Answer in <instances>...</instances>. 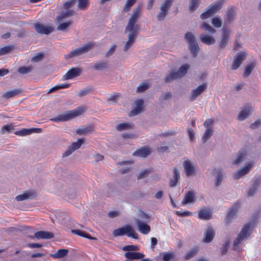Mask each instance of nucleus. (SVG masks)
<instances>
[{
  "mask_svg": "<svg viewBox=\"0 0 261 261\" xmlns=\"http://www.w3.org/2000/svg\"><path fill=\"white\" fill-rule=\"evenodd\" d=\"M141 16V6H138L133 10L125 28L124 33L127 34V40L124 42L123 47L125 52L131 48L136 42L140 30V27L137 22Z\"/></svg>",
  "mask_w": 261,
  "mask_h": 261,
  "instance_id": "nucleus-1",
  "label": "nucleus"
},
{
  "mask_svg": "<svg viewBox=\"0 0 261 261\" xmlns=\"http://www.w3.org/2000/svg\"><path fill=\"white\" fill-rule=\"evenodd\" d=\"M86 110L85 107H79L77 108L66 111L64 113L59 115L56 117L51 118L50 120L53 122L67 121L84 114Z\"/></svg>",
  "mask_w": 261,
  "mask_h": 261,
  "instance_id": "nucleus-2",
  "label": "nucleus"
},
{
  "mask_svg": "<svg viewBox=\"0 0 261 261\" xmlns=\"http://www.w3.org/2000/svg\"><path fill=\"white\" fill-rule=\"evenodd\" d=\"M200 28L204 32L208 33V34L203 33L200 35L199 38L201 41L206 45H212L214 44L216 40L212 35L216 33V30L205 22H202L200 26Z\"/></svg>",
  "mask_w": 261,
  "mask_h": 261,
  "instance_id": "nucleus-3",
  "label": "nucleus"
},
{
  "mask_svg": "<svg viewBox=\"0 0 261 261\" xmlns=\"http://www.w3.org/2000/svg\"><path fill=\"white\" fill-rule=\"evenodd\" d=\"M251 223H247L244 225L240 232L238 234L237 238L233 241L232 244V249L237 252H240L242 249L240 247V245L243 243V241L246 240L250 234L249 230L251 228Z\"/></svg>",
  "mask_w": 261,
  "mask_h": 261,
  "instance_id": "nucleus-4",
  "label": "nucleus"
},
{
  "mask_svg": "<svg viewBox=\"0 0 261 261\" xmlns=\"http://www.w3.org/2000/svg\"><path fill=\"white\" fill-rule=\"evenodd\" d=\"M94 46V43L88 42L83 46L71 50L69 54L64 55V58L68 60L84 55L91 50Z\"/></svg>",
  "mask_w": 261,
  "mask_h": 261,
  "instance_id": "nucleus-5",
  "label": "nucleus"
},
{
  "mask_svg": "<svg viewBox=\"0 0 261 261\" xmlns=\"http://www.w3.org/2000/svg\"><path fill=\"white\" fill-rule=\"evenodd\" d=\"M224 3L223 0L216 1L210 5L206 8V10L200 15V18L202 19H205L212 17L222 8Z\"/></svg>",
  "mask_w": 261,
  "mask_h": 261,
  "instance_id": "nucleus-6",
  "label": "nucleus"
},
{
  "mask_svg": "<svg viewBox=\"0 0 261 261\" xmlns=\"http://www.w3.org/2000/svg\"><path fill=\"white\" fill-rule=\"evenodd\" d=\"M174 2V0H164L163 1L160 6V11L156 16L158 20L163 21L165 19L168 15L169 10Z\"/></svg>",
  "mask_w": 261,
  "mask_h": 261,
  "instance_id": "nucleus-7",
  "label": "nucleus"
},
{
  "mask_svg": "<svg viewBox=\"0 0 261 261\" xmlns=\"http://www.w3.org/2000/svg\"><path fill=\"white\" fill-rule=\"evenodd\" d=\"M185 39L189 44V49L192 55L196 57L199 52V47L193 34L188 32L185 35Z\"/></svg>",
  "mask_w": 261,
  "mask_h": 261,
  "instance_id": "nucleus-8",
  "label": "nucleus"
},
{
  "mask_svg": "<svg viewBox=\"0 0 261 261\" xmlns=\"http://www.w3.org/2000/svg\"><path fill=\"white\" fill-rule=\"evenodd\" d=\"M126 234L129 237H132L135 239H138V235L135 232V230L130 225H126L113 231V235L114 237H118Z\"/></svg>",
  "mask_w": 261,
  "mask_h": 261,
  "instance_id": "nucleus-9",
  "label": "nucleus"
},
{
  "mask_svg": "<svg viewBox=\"0 0 261 261\" xmlns=\"http://www.w3.org/2000/svg\"><path fill=\"white\" fill-rule=\"evenodd\" d=\"M254 164V163L253 162L246 163L244 167L240 168L233 173V178L234 179H239L243 176L248 174L250 170L253 168Z\"/></svg>",
  "mask_w": 261,
  "mask_h": 261,
  "instance_id": "nucleus-10",
  "label": "nucleus"
},
{
  "mask_svg": "<svg viewBox=\"0 0 261 261\" xmlns=\"http://www.w3.org/2000/svg\"><path fill=\"white\" fill-rule=\"evenodd\" d=\"M247 56V53L246 51L237 53L233 58L231 65V69L232 70L237 69L242 64V62L246 59Z\"/></svg>",
  "mask_w": 261,
  "mask_h": 261,
  "instance_id": "nucleus-11",
  "label": "nucleus"
},
{
  "mask_svg": "<svg viewBox=\"0 0 261 261\" xmlns=\"http://www.w3.org/2000/svg\"><path fill=\"white\" fill-rule=\"evenodd\" d=\"M230 33V29L227 26H223L221 40L219 44V46L221 49H223L227 45L229 40Z\"/></svg>",
  "mask_w": 261,
  "mask_h": 261,
  "instance_id": "nucleus-12",
  "label": "nucleus"
},
{
  "mask_svg": "<svg viewBox=\"0 0 261 261\" xmlns=\"http://www.w3.org/2000/svg\"><path fill=\"white\" fill-rule=\"evenodd\" d=\"M260 186H261V176L255 177L252 180L251 186L247 191V196L248 197L253 196L257 192Z\"/></svg>",
  "mask_w": 261,
  "mask_h": 261,
  "instance_id": "nucleus-13",
  "label": "nucleus"
},
{
  "mask_svg": "<svg viewBox=\"0 0 261 261\" xmlns=\"http://www.w3.org/2000/svg\"><path fill=\"white\" fill-rule=\"evenodd\" d=\"M144 100L141 98L136 99L134 102V107L130 112V116H134L140 114L144 111Z\"/></svg>",
  "mask_w": 261,
  "mask_h": 261,
  "instance_id": "nucleus-14",
  "label": "nucleus"
},
{
  "mask_svg": "<svg viewBox=\"0 0 261 261\" xmlns=\"http://www.w3.org/2000/svg\"><path fill=\"white\" fill-rule=\"evenodd\" d=\"M207 88L206 84H202L199 85L196 88L192 90L191 95L189 96V100L190 101H194L196 98L204 92Z\"/></svg>",
  "mask_w": 261,
  "mask_h": 261,
  "instance_id": "nucleus-15",
  "label": "nucleus"
},
{
  "mask_svg": "<svg viewBox=\"0 0 261 261\" xmlns=\"http://www.w3.org/2000/svg\"><path fill=\"white\" fill-rule=\"evenodd\" d=\"M34 27L36 31L41 34L49 35L54 31L51 27L46 26L40 23H35Z\"/></svg>",
  "mask_w": 261,
  "mask_h": 261,
  "instance_id": "nucleus-16",
  "label": "nucleus"
},
{
  "mask_svg": "<svg viewBox=\"0 0 261 261\" xmlns=\"http://www.w3.org/2000/svg\"><path fill=\"white\" fill-rule=\"evenodd\" d=\"M81 72V69L79 68H72L68 70L66 74L62 76L63 81L73 79L79 76Z\"/></svg>",
  "mask_w": 261,
  "mask_h": 261,
  "instance_id": "nucleus-17",
  "label": "nucleus"
},
{
  "mask_svg": "<svg viewBox=\"0 0 261 261\" xmlns=\"http://www.w3.org/2000/svg\"><path fill=\"white\" fill-rule=\"evenodd\" d=\"M252 113V108L249 105H246L241 111L238 116V119L243 121L247 118Z\"/></svg>",
  "mask_w": 261,
  "mask_h": 261,
  "instance_id": "nucleus-18",
  "label": "nucleus"
},
{
  "mask_svg": "<svg viewBox=\"0 0 261 261\" xmlns=\"http://www.w3.org/2000/svg\"><path fill=\"white\" fill-rule=\"evenodd\" d=\"M215 236V231L211 226H208L204 233L203 242L208 243L211 242Z\"/></svg>",
  "mask_w": 261,
  "mask_h": 261,
  "instance_id": "nucleus-19",
  "label": "nucleus"
},
{
  "mask_svg": "<svg viewBox=\"0 0 261 261\" xmlns=\"http://www.w3.org/2000/svg\"><path fill=\"white\" fill-rule=\"evenodd\" d=\"M183 166L187 176H190L194 174L195 168L190 161L185 160L183 162Z\"/></svg>",
  "mask_w": 261,
  "mask_h": 261,
  "instance_id": "nucleus-20",
  "label": "nucleus"
},
{
  "mask_svg": "<svg viewBox=\"0 0 261 261\" xmlns=\"http://www.w3.org/2000/svg\"><path fill=\"white\" fill-rule=\"evenodd\" d=\"M35 197V193L33 191H27L15 198L17 201H21L32 199Z\"/></svg>",
  "mask_w": 261,
  "mask_h": 261,
  "instance_id": "nucleus-21",
  "label": "nucleus"
},
{
  "mask_svg": "<svg viewBox=\"0 0 261 261\" xmlns=\"http://www.w3.org/2000/svg\"><path fill=\"white\" fill-rule=\"evenodd\" d=\"M136 223L138 230L142 233L146 234L150 231V227L146 223L142 222L139 219L136 220Z\"/></svg>",
  "mask_w": 261,
  "mask_h": 261,
  "instance_id": "nucleus-22",
  "label": "nucleus"
},
{
  "mask_svg": "<svg viewBox=\"0 0 261 261\" xmlns=\"http://www.w3.org/2000/svg\"><path fill=\"white\" fill-rule=\"evenodd\" d=\"M117 192L116 187L112 184H108L103 189V194L107 197L114 196Z\"/></svg>",
  "mask_w": 261,
  "mask_h": 261,
  "instance_id": "nucleus-23",
  "label": "nucleus"
},
{
  "mask_svg": "<svg viewBox=\"0 0 261 261\" xmlns=\"http://www.w3.org/2000/svg\"><path fill=\"white\" fill-rule=\"evenodd\" d=\"M134 128V124L130 122H125L117 124L115 128L117 131L122 132L132 129Z\"/></svg>",
  "mask_w": 261,
  "mask_h": 261,
  "instance_id": "nucleus-24",
  "label": "nucleus"
},
{
  "mask_svg": "<svg viewBox=\"0 0 261 261\" xmlns=\"http://www.w3.org/2000/svg\"><path fill=\"white\" fill-rule=\"evenodd\" d=\"M247 153L245 150H240L237 153L235 159H234L232 164L236 165H238L241 163L246 158Z\"/></svg>",
  "mask_w": 261,
  "mask_h": 261,
  "instance_id": "nucleus-25",
  "label": "nucleus"
},
{
  "mask_svg": "<svg viewBox=\"0 0 261 261\" xmlns=\"http://www.w3.org/2000/svg\"><path fill=\"white\" fill-rule=\"evenodd\" d=\"M151 153V150L148 147H142L135 151L133 155L136 156L146 158Z\"/></svg>",
  "mask_w": 261,
  "mask_h": 261,
  "instance_id": "nucleus-26",
  "label": "nucleus"
},
{
  "mask_svg": "<svg viewBox=\"0 0 261 261\" xmlns=\"http://www.w3.org/2000/svg\"><path fill=\"white\" fill-rule=\"evenodd\" d=\"M35 237L37 239H48L54 237V234L51 232L39 231L35 233Z\"/></svg>",
  "mask_w": 261,
  "mask_h": 261,
  "instance_id": "nucleus-27",
  "label": "nucleus"
},
{
  "mask_svg": "<svg viewBox=\"0 0 261 261\" xmlns=\"http://www.w3.org/2000/svg\"><path fill=\"white\" fill-rule=\"evenodd\" d=\"M238 207V205L237 204H234L228 211L227 217H226L225 220V222L227 224H228L231 222V219L234 217V216L236 214Z\"/></svg>",
  "mask_w": 261,
  "mask_h": 261,
  "instance_id": "nucleus-28",
  "label": "nucleus"
},
{
  "mask_svg": "<svg viewBox=\"0 0 261 261\" xmlns=\"http://www.w3.org/2000/svg\"><path fill=\"white\" fill-rule=\"evenodd\" d=\"M235 17V11L233 9H229L227 13L226 16L224 18V25L226 26L227 24H230L233 20Z\"/></svg>",
  "mask_w": 261,
  "mask_h": 261,
  "instance_id": "nucleus-29",
  "label": "nucleus"
},
{
  "mask_svg": "<svg viewBox=\"0 0 261 261\" xmlns=\"http://www.w3.org/2000/svg\"><path fill=\"white\" fill-rule=\"evenodd\" d=\"M41 131V129L40 128H31V129H23L20 130L16 131L14 133V134L18 136H24L29 135L32 133H34L35 132L37 133H39Z\"/></svg>",
  "mask_w": 261,
  "mask_h": 261,
  "instance_id": "nucleus-30",
  "label": "nucleus"
},
{
  "mask_svg": "<svg viewBox=\"0 0 261 261\" xmlns=\"http://www.w3.org/2000/svg\"><path fill=\"white\" fill-rule=\"evenodd\" d=\"M65 192L67 196L70 199L74 198L77 195V189L73 185L71 186H69L66 187Z\"/></svg>",
  "mask_w": 261,
  "mask_h": 261,
  "instance_id": "nucleus-31",
  "label": "nucleus"
},
{
  "mask_svg": "<svg viewBox=\"0 0 261 261\" xmlns=\"http://www.w3.org/2000/svg\"><path fill=\"white\" fill-rule=\"evenodd\" d=\"M94 130V126L92 125H90L79 128L75 131L76 133L79 135H86V134L91 133Z\"/></svg>",
  "mask_w": 261,
  "mask_h": 261,
  "instance_id": "nucleus-32",
  "label": "nucleus"
},
{
  "mask_svg": "<svg viewBox=\"0 0 261 261\" xmlns=\"http://www.w3.org/2000/svg\"><path fill=\"white\" fill-rule=\"evenodd\" d=\"M124 256L129 259H137L143 258L144 255L140 252H126L125 253Z\"/></svg>",
  "mask_w": 261,
  "mask_h": 261,
  "instance_id": "nucleus-33",
  "label": "nucleus"
},
{
  "mask_svg": "<svg viewBox=\"0 0 261 261\" xmlns=\"http://www.w3.org/2000/svg\"><path fill=\"white\" fill-rule=\"evenodd\" d=\"M195 198V193L193 191H188L185 195L182 201V204H186L189 203L194 202Z\"/></svg>",
  "mask_w": 261,
  "mask_h": 261,
  "instance_id": "nucleus-34",
  "label": "nucleus"
},
{
  "mask_svg": "<svg viewBox=\"0 0 261 261\" xmlns=\"http://www.w3.org/2000/svg\"><path fill=\"white\" fill-rule=\"evenodd\" d=\"M69 252V250L66 249H60L54 254H51L50 256L55 258H62L66 256Z\"/></svg>",
  "mask_w": 261,
  "mask_h": 261,
  "instance_id": "nucleus-35",
  "label": "nucleus"
},
{
  "mask_svg": "<svg viewBox=\"0 0 261 261\" xmlns=\"http://www.w3.org/2000/svg\"><path fill=\"white\" fill-rule=\"evenodd\" d=\"M190 67V65L188 64H185L181 66L179 68L178 70L176 72L177 75V77H179V78L180 79L185 75Z\"/></svg>",
  "mask_w": 261,
  "mask_h": 261,
  "instance_id": "nucleus-36",
  "label": "nucleus"
},
{
  "mask_svg": "<svg viewBox=\"0 0 261 261\" xmlns=\"http://www.w3.org/2000/svg\"><path fill=\"white\" fill-rule=\"evenodd\" d=\"M74 14V11L72 10H67L66 12H62L58 16L57 19L59 22H60L63 19L69 17Z\"/></svg>",
  "mask_w": 261,
  "mask_h": 261,
  "instance_id": "nucleus-37",
  "label": "nucleus"
},
{
  "mask_svg": "<svg viewBox=\"0 0 261 261\" xmlns=\"http://www.w3.org/2000/svg\"><path fill=\"white\" fill-rule=\"evenodd\" d=\"M198 217L203 220H209L212 217V213L207 209H202L199 212Z\"/></svg>",
  "mask_w": 261,
  "mask_h": 261,
  "instance_id": "nucleus-38",
  "label": "nucleus"
},
{
  "mask_svg": "<svg viewBox=\"0 0 261 261\" xmlns=\"http://www.w3.org/2000/svg\"><path fill=\"white\" fill-rule=\"evenodd\" d=\"M15 48L14 45H9L0 48V56L11 53Z\"/></svg>",
  "mask_w": 261,
  "mask_h": 261,
  "instance_id": "nucleus-39",
  "label": "nucleus"
},
{
  "mask_svg": "<svg viewBox=\"0 0 261 261\" xmlns=\"http://www.w3.org/2000/svg\"><path fill=\"white\" fill-rule=\"evenodd\" d=\"M229 246L230 241L229 239H226L222 244V246L220 248L222 256H224L227 254Z\"/></svg>",
  "mask_w": 261,
  "mask_h": 261,
  "instance_id": "nucleus-40",
  "label": "nucleus"
},
{
  "mask_svg": "<svg viewBox=\"0 0 261 261\" xmlns=\"http://www.w3.org/2000/svg\"><path fill=\"white\" fill-rule=\"evenodd\" d=\"M108 68V63L107 62H98L93 65L94 69L96 70H103Z\"/></svg>",
  "mask_w": 261,
  "mask_h": 261,
  "instance_id": "nucleus-41",
  "label": "nucleus"
},
{
  "mask_svg": "<svg viewBox=\"0 0 261 261\" xmlns=\"http://www.w3.org/2000/svg\"><path fill=\"white\" fill-rule=\"evenodd\" d=\"M33 70L32 66H21L17 69V72L20 74H25L30 73Z\"/></svg>",
  "mask_w": 261,
  "mask_h": 261,
  "instance_id": "nucleus-42",
  "label": "nucleus"
},
{
  "mask_svg": "<svg viewBox=\"0 0 261 261\" xmlns=\"http://www.w3.org/2000/svg\"><path fill=\"white\" fill-rule=\"evenodd\" d=\"M256 66V62H253L248 65H247L245 68L244 72V76L247 77L251 73L252 70Z\"/></svg>",
  "mask_w": 261,
  "mask_h": 261,
  "instance_id": "nucleus-43",
  "label": "nucleus"
},
{
  "mask_svg": "<svg viewBox=\"0 0 261 261\" xmlns=\"http://www.w3.org/2000/svg\"><path fill=\"white\" fill-rule=\"evenodd\" d=\"M136 1L137 0H127L123 7L122 12L123 13H125L129 11L133 6L136 3Z\"/></svg>",
  "mask_w": 261,
  "mask_h": 261,
  "instance_id": "nucleus-44",
  "label": "nucleus"
},
{
  "mask_svg": "<svg viewBox=\"0 0 261 261\" xmlns=\"http://www.w3.org/2000/svg\"><path fill=\"white\" fill-rule=\"evenodd\" d=\"M200 0H190L189 10L192 13L195 11L199 7Z\"/></svg>",
  "mask_w": 261,
  "mask_h": 261,
  "instance_id": "nucleus-45",
  "label": "nucleus"
},
{
  "mask_svg": "<svg viewBox=\"0 0 261 261\" xmlns=\"http://www.w3.org/2000/svg\"><path fill=\"white\" fill-rule=\"evenodd\" d=\"M89 4V0H77V8L81 10H86Z\"/></svg>",
  "mask_w": 261,
  "mask_h": 261,
  "instance_id": "nucleus-46",
  "label": "nucleus"
},
{
  "mask_svg": "<svg viewBox=\"0 0 261 261\" xmlns=\"http://www.w3.org/2000/svg\"><path fill=\"white\" fill-rule=\"evenodd\" d=\"M21 92L20 89H13V90L5 93L3 95V97L5 98H10L19 94Z\"/></svg>",
  "mask_w": 261,
  "mask_h": 261,
  "instance_id": "nucleus-47",
  "label": "nucleus"
},
{
  "mask_svg": "<svg viewBox=\"0 0 261 261\" xmlns=\"http://www.w3.org/2000/svg\"><path fill=\"white\" fill-rule=\"evenodd\" d=\"M150 87L149 84L147 83H142L137 88L136 92L137 93H142L149 89Z\"/></svg>",
  "mask_w": 261,
  "mask_h": 261,
  "instance_id": "nucleus-48",
  "label": "nucleus"
},
{
  "mask_svg": "<svg viewBox=\"0 0 261 261\" xmlns=\"http://www.w3.org/2000/svg\"><path fill=\"white\" fill-rule=\"evenodd\" d=\"M69 86H70V84H61L60 85L55 86V87L51 88V89H50L48 90V91L47 92V94H49L51 93L54 92H55L57 90H59L60 89H61L67 88L69 87Z\"/></svg>",
  "mask_w": 261,
  "mask_h": 261,
  "instance_id": "nucleus-49",
  "label": "nucleus"
},
{
  "mask_svg": "<svg viewBox=\"0 0 261 261\" xmlns=\"http://www.w3.org/2000/svg\"><path fill=\"white\" fill-rule=\"evenodd\" d=\"M151 172V169H145L141 171L137 175V179L138 180L144 178L145 177L148 176V175Z\"/></svg>",
  "mask_w": 261,
  "mask_h": 261,
  "instance_id": "nucleus-50",
  "label": "nucleus"
},
{
  "mask_svg": "<svg viewBox=\"0 0 261 261\" xmlns=\"http://www.w3.org/2000/svg\"><path fill=\"white\" fill-rule=\"evenodd\" d=\"M179 79V77H177V75L176 72H172L166 77L165 79V82L167 83H169L175 80Z\"/></svg>",
  "mask_w": 261,
  "mask_h": 261,
  "instance_id": "nucleus-51",
  "label": "nucleus"
},
{
  "mask_svg": "<svg viewBox=\"0 0 261 261\" xmlns=\"http://www.w3.org/2000/svg\"><path fill=\"white\" fill-rule=\"evenodd\" d=\"M213 134V129H206L202 137V141L203 143H205L211 137Z\"/></svg>",
  "mask_w": 261,
  "mask_h": 261,
  "instance_id": "nucleus-52",
  "label": "nucleus"
},
{
  "mask_svg": "<svg viewBox=\"0 0 261 261\" xmlns=\"http://www.w3.org/2000/svg\"><path fill=\"white\" fill-rule=\"evenodd\" d=\"M84 143V139H79L77 142H73L69 146L74 151L76 149L80 148Z\"/></svg>",
  "mask_w": 261,
  "mask_h": 261,
  "instance_id": "nucleus-53",
  "label": "nucleus"
},
{
  "mask_svg": "<svg viewBox=\"0 0 261 261\" xmlns=\"http://www.w3.org/2000/svg\"><path fill=\"white\" fill-rule=\"evenodd\" d=\"M212 23L216 28H220L222 24L221 18L219 16L214 17L212 19Z\"/></svg>",
  "mask_w": 261,
  "mask_h": 261,
  "instance_id": "nucleus-54",
  "label": "nucleus"
},
{
  "mask_svg": "<svg viewBox=\"0 0 261 261\" xmlns=\"http://www.w3.org/2000/svg\"><path fill=\"white\" fill-rule=\"evenodd\" d=\"M261 216V211H257L252 216L251 221L249 223H251V227L253 226L255 224L257 220Z\"/></svg>",
  "mask_w": 261,
  "mask_h": 261,
  "instance_id": "nucleus-55",
  "label": "nucleus"
},
{
  "mask_svg": "<svg viewBox=\"0 0 261 261\" xmlns=\"http://www.w3.org/2000/svg\"><path fill=\"white\" fill-rule=\"evenodd\" d=\"M72 24V20H69L67 22L60 23L58 26L57 29L60 31H65L66 29Z\"/></svg>",
  "mask_w": 261,
  "mask_h": 261,
  "instance_id": "nucleus-56",
  "label": "nucleus"
},
{
  "mask_svg": "<svg viewBox=\"0 0 261 261\" xmlns=\"http://www.w3.org/2000/svg\"><path fill=\"white\" fill-rule=\"evenodd\" d=\"M175 258V254L174 252H164L163 255V259L164 261H170Z\"/></svg>",
  "mask_w": 261,
  "mask_h": 261,
  "instance_id": "nucleus-57",
  "label": "nucleus"
},
{
  "mask_svg": "<svg viewBox=\"0 0 261 261\" xmlns=\"http://www.w3.org/2000/svg\"><path fill=\"white\" fill-rule=\"evenodd\" d=\"M198 252V250L196 248H193L191 250L189 251L185 255V259H190L194 257Z\"/></svg>",
  "mask_w": 261,
  "mask_h": 261,
  "instance_id": "nucleus-58",
  "label": "nucleus"
},
{
  "mask_svg": "<svg viewBox=\"0 0 261 261\" xmlns=\"http://www.w3.org/2000/svg\"><path fill=\"white\" fill-rule=\"evenodd\" d=\"M222 174L220 169H218L217 171L216 180L215 181V186L218 187L222 181Z\"/></svg>",
  "mask_w": 261,
  "mask_h": 261,
  "instance_id": "nucleus-59",
  "label": "nucleus"
},
{
  "mask_svg": "<svg viewBox=\"0 0 261 261\" xmlns=\"http://www.w3.org/2000/svg\"><path fill=\"white\" fill-rule=\"evenodd\" d=\"M76 0H69L65 2L63 4V8L65 10H69V9L72 7L75 4Z\"/></svg>",
  "mask_w": 261,
  "mask_h": 261,
  "instance_id": "nucleus-60",
  "label": "nucleus"
},
{
  "mask_svg": "<svg viewBox=\"0 0 261 261\" xmlns=\"http://www.w3.org/2000/svg\"><path fill=\"white\" fill-rule=\"evenodd\" d=\"M44 57V54L42 53H36L32 58L31 61L34 62H38L41 61Z\"/></svg>",
  "mask_w": 261,
  "mask_h": 261,
  "instance_id": "nucleus-61",
  "label": "nucleus"
},
{
  "mask_svg": "<svg viewBox=\"0 0 261 261\" xmlns=\"http://www.w3.org/2000/svg\"><path fill=\"white\" fill-rule=\"evenodd\" d=\"M214 120L213 119H207L203 123V126L206 129H213Z\"/></svg>",
  "mask_w": 261,
  "mask_h": 261,
  "instance_id": "nucleus-62",
  "label": "nucleus"
},
{
  "mask_svg": "<svg viewBox=\"0 0 261 261\" xmlns=\"http://www.w3.org/2000/svg\"><path fill=\"white\" fill-rule=\"evenodd\" d=\"M92 91L93 89L92 88L81 90L79 91L78 93V96L80 97L84 96L85 95L89 94Z\"/></svg>",
  "mask_w": 261,
  "mask_h": 261,
  "instance_id": "nucleus-63",
  "label": "nucleus"
},
{
  "mask_svg": "<svg viewBox=\"0 0 261 261\" xmlns=\"http://www.w3.org/2000/svg\"><path fill=\"white\" fill-rule=\"evenodd\" d=\"M116 47L117 45L115 44L112 45L108 51L105 54V57L108 58L111 56L115 53Z\"/></svg>",
  "mask_w": 261,
  "mask_h": 261,
  "instance_id": "nucleus-64",
  "label": "nucleus"
}]
</instances>
